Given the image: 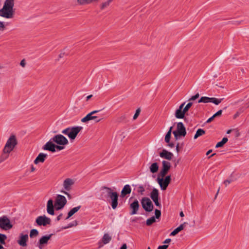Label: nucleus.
Wrapping results in <instances>:
<instances>
[{
	"mask_svg": "<svg viewBox=\"0 0 249 249\" xmlns=\"http://www.w3.org/2000/svg\"><path fill=\"white\" fill-rule=\"evenodd\" d=\"M14 0H6L4 5L0 10V16L6 18H11L13 17Z\"/></svg>",
	"mask_w": 249,
	"mask_h": 249,
	"instance_id": "f257e3e1",
	"label": "nucleus"
},
{
	"mask_svg": "<svg viewBox=\"0 0 249 249\" xmlns=\"http://www.w3.org/2000/svg\"><path fill=\"white\" fill-rule=\"evenodd\" d=\"M82 129L83 127L80 126L69 127L63 130L62 133L67 135L71 140H74Z\"/></svg>",
	"mask_w": 249,
	"mask_h": 249,
	"instance_id": "f03ea898",
	"label": "nucleus"
},
{
	"mask_svg": "<svg viewBox=\"0 0 249 249\" xmlns=\"http://www.w3.org/2000/svg\"><path fill=\"white\" fill-rule=\"evenodd\" d=\"M17 143L16 136L14 135L10 136L6 142L3 151L5 153H10L13 150Z\"/></svg>",
	"mask_w": 249,
	"mask_h": 249,
	"instance_id": "7ed1b4c3",
	"label": "nucleus"
},
{
	"mask_svg": "<svg viewBox=\"0 0 249 249\" xmlns=\"http://www.w3.org/2000/svg\"><path fill=\"white\" fill-rule=\"evenodd\" d=\"M75 180L71 178H67L63 182V187L64 190H61V192L67 195L68 197L71 198V196L68 192L70 191L73 185H74Z\"/></svg>",
	"mask_w": 249,
	"mask_h": 249,
	"instance_id": "20e7f679",
	"label": "nucleus"
},
{
	"mask_svg": "<svg viewBox=\"0 0 249 249\" xmlns=\"http://www.w3.org/2000/svg\"><path fill=\"white\" fill-rule=\"evenodd\" d=\"M173 133L176 139L179 136L184 137L186 134V128L182 122H179L177 125V130L174 131Z\"/></svg>",
	"mask_w": 249,
	"mask_h": 249,
	"instance_id": "39448f33",
	"label": "nucleus"
},
{
	"mask_svg": "<svg viewBox=\"0 0 249 249\" xmlns=\"http://www.w3.org/2000/svg\"><path fill=\"white\" fill-rule=\"evenodd\" d=\"M67 203L66 197L61 195H57L55 199L54 205L57 210L62 209Z\"/></svg>",
	"mask_w": 249,
	"mask_h": 249,
	"instance_id": "423d86ee",
	"label": "nucleus"
},
{
	"mask_svg": "<svg viewBox=\"0 0 249 249\" xmlns=\"http://www.w3.org/2000/svg\"><path fill=\"white\" fill-rule=\"evenodd\" d=\"M141 204L143 209L146 212H151L153 210V205L148 197H144L141 199Z\"/></svg>",
	"mask_w": 249,
	"mask_h": 249,
	"instance_id": "0eeeda50",
	"label": "nucleus"
},
{
	"mask_svg": "<svg viewBox=\"0 0 249 249\" xmlns=\"http://www.w3.org/2000/svg\"><path fill=\"white\" fill-rule=\"evenodd\" d=\"M13 225L10 222V219L6 216L0 217V228L4 230L11 229Z\"/></svg>",
	"mask_w": 249,
	"mask_h": 249,
	"instance_id": "6e6552de",
	"label": "nucleus"
},
{
	"mask_svg": "<svg viewBox=\"0 0 249 249\" xmlns=\"http://www.w3.org/2000/svg\"><path fill=\"white\" fill-rule=\"evenodd\" d=\"M114 192L111 188L107 187H102L101 188V198L103 200H107L109 201V198Z\"/></svg>",
	"mask_w": 249,
	"mask_h": 249,
	"instance_id": "1a4fd4ad",
	"label": "nucleus"
},
{
	"mask_svg": "<svg viewBox=\"0 0 249 249\" xmlns=\"http://www.w3.org/2000/svg\"><path fill=\"white\" fill-rule=\"evenodd\" d=\"M52 141L58 145H65L68 144L67 139L61 134H57L52 138Z\"/></svg>",
	"mask_w": 249,
	"mask_h": 249,
	"instance_id": "9d476101",
	"label": "nucleus"
},
{
	"mask_svg": "<svg viewBox=\"0 0 249 249\" xmlns=\"http://www.w3.org/2000/svg\"><path fill=\"white\" fill-rule=\"evenodd\" d=\"M36 222L38 226H46L51 224V220L50 218L43 215L38 216L36 220Z\"/></svg>",
	"mask_w": 249,
	"mask_h": 249,
	"instance_id": "9b49d317",
	"label": "nucleus"
},
{
	"mask_svg": "<svg viewBox=\"0 0 249 249\" xmlns=\"http://www.w3.org/2000/svg\"><path fill=\"white\" fill-rule=\"evenodd\" d=\"M171 178L170 176H166L164 179H163V178H157V181L160 185L161 189L162 190H165L166 189L171 181Z\"/></svg>",
	"mask_w": 249,
	"mask_h": 249,
	"instance_id": "f8f14e48",
	"label": "nucleus"
},
{
	"mask_svg": "<svg viewBox=\"0 0 249 249\" xmlns=\"http://www.w3.org/2000/svg\"><path fill=\"white\" fill-rule=\"evenodd\" d=\"M52 235L53 234H50L42 236L39 239L37 243V247L39 249H43L44 247L48 244L49 241L52 237Z\"/></svg>",
	"mask_w": 249,
	"mask_h": 249,
	"instance_id": "ddd939ff",
	"label": "nucleus"
},
{
	"mask_svg": "<svg viewBox=\"0 0 249 249\" xmlns=\"http://www.w3.org/2000/svg\"><path fill=\"white\" fill-rule=\"evenodd\" d=\"M29 236L27 233L24 234L22 232L19 234V238L17 240L18 244L23 247H26L27 246V242L28 241Z\"/></svg>",
	"mask_w": 249,
	"mask_h": 249,
	"instance_id": "4468645a",
	"label": "nucleus"
},
{
	"mask_svg": "<svg viewBox=\"0 0 249 249\" xmlns=\"http://www.w3.org/2000/svg\"><path fill=\"white\" fill-rule=\"evenodd\" d=\"M162 167L160 173V175L162 178H163L167 174L168 172L170 169L171 163L169 161L163 160L162 161Z\"/></svg>",
	"mask_w": 249,
	"mask_h": 249,
	"instance_id": "2eb2a0df",
	"label": "nucleus"
},
{
	"mask_svg": "<svg viewBox=\"0 0 249 249\" xmlns=\"http://www.w3.org/2000/svg\"><path fill=\"white\" fill-rule=\"evenodd\" d=\"M102 119L98 116L93 115L91 113H88L85 117L81 119L82 123H87L90 120H94L95 122L98 123L101 121Z\"/></svg>",
	"mask_w": 249,
	"mask_h": 249,
	"instance_id": "dca6fc26",
	"label": "nucleus"
},
{
	"mask_svg": "<svg viewBox=\"0 0 249 249\" xmlns=\"http://www.w3.org/2000/svg\"><path fill=\"white\" fill-rule=\"evenodd\" d=\"M56 145L54 142L52 141V138L46 143L43 146V149L44 150H48L52 152H55Z\"/></svg>",
	"mask_w": 249,
	"mask_h": 249,
	"instance_id": "f3484780",
	"label": "nucleus"
},
{
	"mask_svg": "<svg viewBox=\"0 0 249 249\" xmlns=\"http://www.w3.org/2000/svg\"><path fill=\"white\" fill-rule=\"evenodd\" d=\"M109 202H110V204L113 209H115L118 204V194L116 192H114L112 196L109 198Z\"/></svg>",
	"mask_w": 249,
	"mask_h": 249,
	"instance_id": "a211bd4d",
	"label": "nucleus"
},
{
	"mask_svg": "<svg viewBox=\"0 0 249 249\" xmlns=\"http://www.w3.org/2000/svg\"><path fill=\"white\" fill-rule=\"evenodd\" d=\"M185 104V102L181 104L178 108L175 113V117L178 119H183L185 117V115L186 113L183 110V108L184 107V105Z\"/></svg>",
	"mask_w": 249,
	"mask_h": 249,
	"instance_id": "6ab92c4d",
	"label": "nucleus"
},
{
	"mask_svg": "<svg viewBox=\"0 0 249 249\" xmlns=\"http://www.w3.org/2000/svg\"><path fill=\"white\" fill-rule=\"evenodd\" d=\"M140 205L138 200L135 199L132 203L130 205V208L131 210L130 214L131 215L136 214L139 210Z\"/></svg>",
	"mask_w": 249,
	"mask_h": 249,
	"instance_id": "aec40b11",
	"label": "nucleus"
},
{
	"mask_svg": "<svg viewBox=\"0 0 249 249\" xmlns=\"http://www.w3.org/2000/svg\"><path fill=\"white\" fill-rule=\"evenodd\" d=\"M160 156L162 158H164L168 160H171L173 157V154L172 153L163 149L160 152Z\"/></svg>",
	"mask_w": 249,
	"mask_h": 249,
	"instance_id": "412c9836",
	"label": "nucleus"
},
{
	"mask_svg": "<svg viewBox=\"0 0 249 249\" xmlns=\"http://www.w3.org/2000/svg\"><path fill=\"white\" fill-rule=\"evenodd\" d=\"M112 237L108 233H105L102 237V241L99 242V247H102L101 244L102 243L103 244H107L110 242Z\"/></svg>",
	"mask_w": 249,
	"mask_h": 249,
	"instance_id": "4be33fe9",
	"label": "nucleus"
},
{
	"mask_svg": "<svg viewBox=\"0 0 249 249\" xmlns=\"http://www.w3.org/2000/svg\"><path fill=\"white\" fill-rule=\"evenodd\" d=\"M47 213L51 214H54V208L53 205V201L52 199H49L47 204Z\"/></svg>",
	"mask_w": 249,
	"mask_h": 249,
	"instance_id": "5701e85b",
	"label": "nucleus"
},
{
	"mask_svg": "<svg viewBox=\"0 0 249 249\" xmlns=\"http://www.w3.org/2000/svg\"><path fill=\"white\" fill-rule=\"evenodd\" d=\"M47 155L43 153H40L38 154L37 157L36 158L35 160H34V163L36 164L38 163V162H43L45 160V158L47 157Z\"/></svg>",
	"mask_w": 249,
	"mask_h": 249,
	"instance_id": "b1692460",
	"label": "nucleus"
},
{
	"mask_svg": "<svg viewBox=\"0 0 249 249\" xmlns=\"http://www.w3.org/2000/svg\"><path fill=\"white\" fill-rule=\"evenodd\" d=\"M131 189L129 185L126 184L124 186L121 191V196L122 197H124L128 194L131 193Z\"/></svg>",
	"mask_w": 249,
	"mask_h": 249,
	"instance_id": "393cba45",
	"label": "nucleus"
},
{
	"mask_svg": "<svg viewBox=\"0 0 249 249\" xmlns=\"http://www.w3.org/2000/svg\"><path fill=\"white\" fill-rule=\"evenodd\" d=\"M186 224V223L184 222V223L180 225L179 226L175 229L172 232L170 233V236H174L177 235L179 232H180V231L184 229L185 225Z\"/></svg>",
	"mask_w": 249,
	"mask_h": 249,
	"instance_id": "a878e982",
	"label": "nucleus"
},
{
	"mask_svg": "<svg viewBox=\"0 0 249 249\" xmlns=\"http://www.w3.org/2000/svg\"><path fill=\"white\" fill-rule=\"evenodd\" d=\"M81 207V206H78L77 207L73 208L72 209H71L68 213V216L67 217L66 219H68L70 217L72 216L75 213H76L80 210Z\"/></svg>",
	"mask_w": 249,
	"mask_h": 249,
	"instance_id": "bb28decb",
	"label": "nucleus"
},
{
	"mask_svg": "<svg viewBox=\"0 0 249 249\" xmlns=\"http://www.w3.org/2000/svg\"><path fill=\"white\" fill-rule=\"evenodd\" d=\"M150 197L153 200L159 198V191L156 188H153L150 193Z\"/></svg>",
	"mask_w": 249,
	"mask_h": 249,
	"instance_id": "cd10ccee",
	"label": "nucleus"
},
{
	"mask_svg": "<svg viewBox=\"0 0 249 249\" xmlns=\"http://www.w3.org/2000/svg\"><path fill=\"white\" fill-rule=\"evenodd\" d=\"M150 171L152 173H156L159 169V166L157 162L152 163L149 167Z\"/></svg>",
	"mask_w": 249,
	"mask_h": 249,
	"instance_id": "c85d7f7f",
	"label": "nucleus"
},
{
	"mask_svg": "<svg viewBox=\"0 0 249 249\" xmlns=\"http://www.w3.org/2000/svg\"><path fill=\"white\" fill-rule=\"evenodd\" d=\"M112 1H113V0H107L106 1L103 2L100 4V9L101 10L105 9V8H106L108 6H109V5L110 4V3L112 2Z\"/></svg>",
	"mask_w": 249,
	"mask_h": 249,
	"instance_id": "c756f323",
	"label": "nucleus"
},
{
	"mask_svg": "<svg viewBox=\"0 0 249 249\" xmlns=\"http://www.w3.org/2000/svg\"><path fill=\"white\" fill-rule=\"evenodd\" d=\"M205 134V131L201 128L197 129L196 133L194 136V139H197L198 137L201 136Z\"/></svg>",
	"mask_w": 249,
	"mask_h": 249,
	"instance_id": "7c9ffc66",
	"label": "nucleus"
},
{
	"mask_svg": "<svg viewBox=\"0 0 249 249\" xmlns=\"http://www.w3.org/2000/svg\"><path fill=\"white\" fill-rule=\"evenodd\" d=\"M228 141V139L226 137H224L222 139L221 141L218 142L215 146L216 148L221 147L224 145Z\"/></svg>",
	"mask_w": 249,
	"mask_h": 249,
	"instance_id": "2f4dec72",
	"label": "nucleus"
},
{
	"mask_svg": "<svg viewBox=\"0 0 249 249\" xmlns=\"http://www.w3.org/2000/svg\"><path fill=\"white\" fill-rule=\"evenodd\" d=\"M210 97L203 96L200 98V99L198 101V102L204 103H210Z\"/></svg>",
	"mask_w": 249,
	"mask_h": 249,
	"instance_id": "473e14b6",
	"label": "nucleus"
},
{
	"mask_svg": "<svg viewBox=\"0 0 249 249\" xmlns=\"http://www.w3.org/2000/svg\"><path fill=\"white\" fill-rule=\"evenodd\" d=\"M222 100V99H217L214 97H211L210 98V103H213L216 105L219 104Z\"/></svg>",
	"mask_w": 249,
	"mask_h": 249,
	"instance_id": "72a5a7b5",
	"label": "nucleus"
},
{
	"mask_svg": "<svg viewBox=\"0 0 249 249\" xmlns=\"http://www.w3.org/2000/svg\"><path fill=\"white\" fill-rule=\"evenodd\" d=\"M38 235V231L36 229H32L30 231V238H33L34 237H36Z\"/></svg>",
	"mask_w": 249,
	"mask_h": 249,
	"instance_id": "f704fd0d",
	"label": "nucleus"
},
{
	"mask_svg": "<svg viewBox=\"0 0 249 249\" xmlns=\"http://www.w3.org/2000/svg\"><path fill=\"white\" fill-rule=\"evenodd\" d=\"M137 192L138 193L140 194L141 195H143L144 194V192H145V189L142 185H139L137 187Z\"/></svg>",
	"mask_w": 249,
	"mask_h": 249,
	"instance_id": "c9c22d12",
	"label": "nucleus"
},
{
	"mask_svg": "<svg viewBox=\"0 0 249 249\" xmlns=\"http://www.w3.org/2000/svg\"><path fill=\"white\" fill-rule=\"evenodd\" d=\"M9 154V153H5L3 151V154L0 157V163L8 158Z\"/></svg>",
	"mask_w": 249,
	"mask_h": 249,
	"instance_id": "e433bc0d",
	"label": "nucleus"
},
{
	"mask_svg": "<svg viewBox=\"0 0 249 249\" xmlns=\"http://www.w3.org/2000/svg\"><path fill=\"white\" fill-rule=\"evenodd\" d=\"M192 105L193 103L189 101V102L184 107H183V110L186 114L187 113L189 109L190 108V107L192 106Z\"/></svg>",
	"mask_w": 249,
	"mask_h": 249,
	"instance_id": "4c0bfd02",
	"label": "nucleus"
},
{
	"mask_svg": "<svg viewBox=\"0 0 249 249\" xmlns=\"http://www.w3.org/2000/svg\"><path fill=\"white\" fill-rule=\"evenodd\" d=\"M7 239L6 235L2 233H0V243L1 244L4 245L5 244V240Z\"/></svg>",
	"mask_w": 249,
	"mask_h": 249,
	"instance_id": "58836bf2",
	"label": "nucleus"
},
{
	"mask_svg": "<svg viewBox=\"0 0 249 249\" xmlns=\"http://www.w3.org/2000/svg\"><path fill=\"white\" fill-rule=\"evenodd\" d=\"M155 217L154 216H152L146 220V225L148 226L151 225L152 224H153L154 222H155Z\"/></svg>",
	"mask_w": 249,
	"mask_h": 249,
	"instance_id": "ea45409f",
	"label": "nucleus"
},
{
	"mask_svg": "<svg viewBox=\"0 0 249 249\" xmlns=\"http://www.w3.org/2000/svg\"><path fill=\"white\" fill-rule=\"evenodd\" d=\"M171 133L167 132L165 137V142L167 143H169L170 139L171 138Z\"/></svg>",
	"mask_w": 249,
	"mask_h": 249,
	"instance_id": "a19ab883",
	"label": "nucleus"
},
{
	"mask_svg": "<svg viewBox=\"0 0 249 249\" xmlns=\"http://www.w3.org/2000/svg\"><path fill=\"white\" fill-rule=\"evenodd\" d=\"M199 97V93H197L196 95L192 96L188 100L189 101H194L197 99Z\"/></svg>",
	"mask_w": 249,
	"mask_h": 249,
	"instance_id": "79ce46f5",
	"label": "nucleus"
},
{
	"mask_svg": "<svg viewBox=\"0 0 249 249\" xmlns=\"http://www.w3.org/2000/svg\"><path fill=\"white\" fill-rule=\"evenodd\" d=\"M140 112H141V109L140 108H138L136 111V112L134 114V115L133 116V119L134 120H136L138 116L139 115L140 113Z\"/></svg>",
	"mask_w": 249,
	"mask_h": 249,
	"instance_id": "37998d69",
	"label": "nucleus"
},
{
	"mask_svg": "<svg viewBox=\"0 0 249 249\" xmlns=\"http://www.w3.org/2000/svg\"><path fill=\"white\" fill-rule=\"evenodd\" d=\"M155 217L158 219L161 215V212L160 210L156 209L155 211Z\"/></svg>",
	"mask_w": 249,
	"mask_h": 249,
	"instance_id": "c03bdc74",
	"label": "nucleus"
},
{
	"mask_svg": "<svg viewBox=\"0 0 249 249\" xmlns=\"http://www.w3.org/2000/svg\"><path fill=\"white\" fill-rule=\"evenodd\" d=\"M153 201L157 206L159 207V208L161 207V205L159 202V198L153 200Z\"/></svg>",
	"mask_w": 249,
	"mask_h": 249,
	"instance_id": "a18cd8bd",
	"label": "nucleus"
},
{
	"mask_svg": "<svg viewBox=\"0 0 249 249\" xmlns=\"http://www.w3.org/2000/svg\"><path fill=\"white\" fill-rule=\"evenodd\" d=\"M126 117L125 115H123L119 117L118 119V121L121 122L124 121L126 119Z\"/></svg>",
	"mask_w": 249,
	"mask_h": 249,
	"instance_id": "49530a36",
	"label": "nucleus"
},
{
	"mask_svg": "<svg viewBox=\"0 0 249 249\" xmlns=\"http://www.w3.org/2000/svg\"><path fill=\"white\" fill-rule=\"evenodd\" d=\"M63 145H56L55 149H56L57 150H63L64 148V147Z\"/></svg>",
	"mask_w": 249,
	"mask_h": 249,
	"instance_id": "de8ad7c7",
	"label": "nucleus"
},
{
	"mask_svg": "<svg viewBox=\"0 0 249 249\" xmlns=\"http://www.w3.org/2000/svg\"><path fill=\"white\" fill-rule=\"evenodd\" d=\"M168 247V245H164L162 246H160L158 247L157 249H167Z\"/></svg>",
	"mask_w": 249,
	"mask_h": 249,
	"instance_id": "09e8293b",
	"label": "nucleus"
},
{
	"mask_svg": "<svg viewBox=\"0 0 249 249\" xmlns=\"http://www.w3.org/2000/svg\"><path fill=\"white\" fill-rule=\"evenodd\" d=\"M222 110H218L216 113H215L213 115L214 117L215 118L216 116H220L222 114Z\"/></svg>",
	"mask_w": 249,
	"mask_h": 249,
	"instance_id": "8fccbe9b",
	"label": "nucleus"
},
{
	"mask_svg": "<svg viewBox=\"0 0 249 249\" xmlns=\"http://www.w3.org/2000/svg\"><path fill=\"white\" fill-rule=\"evenodd\" d=\"M231 182V180H229V179H227V180H226L224 181V184H225V185L226 186H228Z\"/></svg>",
	"mask_w": 249,
	"mask_h": 249,
	"instance_id": "3c124183",
	"label": "nucleus"
},
{
	"mask_svg": "<svg viewBox=\"0 0 249 249\" xmlns=\"http://www.w3.org/2000/svg\"><path fill=\"white\" fill-rule=\"evenodd\" d=\"M20 65L21 66H22V67H25V65H26V63H25V61L24 59H23L21 61L20 63Z\"/></svg>",
	"mask_w": 249,
	"mask_h": 249,
	"instance_id": "603ef678",
	"label": "nucleus"
},
{
	"mask_svg": "<svg viewBox=\"0 0 249 249\" xmlns=\"http://www.w3.org/2000/svg\"><path fill=\"white\" fill-rule=\"evenodd\" d=\"M4 27H5L3 22L0 21V30H3Z\"/></svg>",
	"mask_w": 249,
	"mask_h": 249,
	"instance_id": "864d4df0",
	"label": "nucleus"
},
{
	"mask_svg": "<svg viewBox=\"0 0 249 249\" xmlns=\"http://www.w3.org/2000/svg\"><path fill=\"white\" fill-rule=\"evenodd\" d=\"M214 118V116L213 115L211 117H210V118H209L207 121H206V123H210L211 121H212L213 120V119Z\"/></svg>",
	"mask_w": 249,
	"mask_h": 249,
	"instance_id": "5fc2aeb1",
	"label": "nucleus"
},
{
	"mask_svg": "<svg viewBox=\"0 0 249 249\" xmlns=\"http://www.w3.org/2000/svg\"><path fill=\"white\" fill-rule=\"evenodd\" d=\"M171 241V239H170V238H167L166 239H165L164 242H163V243L164 244H168Z\"/></svg>",
	"mask_w": 249,
	"mask_h": 249,
	"instance_id": "6e6d98bb",
	"label": "nucleus"
},
{
	"mask_svg": "<svg viewBox=\"0 0 249 249\" xmlns=\"http://www.w3.org/2000/svg\"><path fill=\"white\" fill-rule=\"evenodd\" d=\"M120 249H127V246L126 244H124L121 247Z\"/></svg>",
	"mask_w": 249,
	"mask_h": 249,
	"instance_id": "4d7b16f0",
	"label": "nucleus"
},
{
	"mask_svg": "<svg viewBox=\"0 0 249 249\" xmlns=\"http://www.w3.org/2000/svg\"><path fill=\"white\" fill-rule=\"evenodd\" d=\"M100 110H93L91 112H90V113H91V114H92L93 115H95V114H96L97 113L99 112Z\"/></svg>",
	"mask_w": 249,
	"mask_h": 249,
	"instance_id": "13d9d810",
	"label": "nucleus"
},
{
	"mask_svg": "<svg viewBox=\"0 0 249 249\" xmlns=\"http://www.w3.org/2000/svg\"><path fill=\"white\" fill-rule=\"evenodd\" d=\"M176 149L177 152L178 153L179 151V149H180L179 146V143H178L177 144Z\"/></svg>",
	"mask_w": 249,
	"mask_h": 249,
	"instance_id": "bf43d9fd",
	"label": "nucleus"
},
{
	"mask_svg": "<svg viewBox=\"0 0 249 249\" xmlns=\"http://www.w3.org/2000/svg\"><path fill=\"white\" fill-rule=\"evenodd\" d=\"M62 215L63 214L62 213L60 214L57 217V220H60L61 219V218H62Z\"/></svg>",
	"mask_w": 249,
	"mask_h": 249,
	"instance_id": "052dcab7",
	"label": "nucleus"
},
{
	"mask_svg": "<svg viewBox=\"0 0 249 249\" xmlns=\"http://www.w3.org/2000/svg\"><path fill=\"white\" fill-rule=\"evenodd\" d=\"M92 97V95H88L87 97V99H86V100L87 101H88L89 99H90L91 97Z\"/></svg>",
	"mask_w": 249,
	"mask_h": 249,
	"instance_id": "680f3d73",
	"label": "nucleus"
},
{
	"mask_svg": "<svg viewBox=\"0 0 249 249\" xmlns=\"http://www.w3.org/2000/svg\"><path fill=\"white\" fill-rule=\"evenodd\" d=\"M168 145H169V146H170V147H172H172H174V143H169Z\"/></svg>",
	"mask_w": 249,
	"mask_h": 249,
	"instance_id": "e2e57ef3",
	"label": "nucleus"
},
{
	"mask_svg": "<svg viewBox=\"0 0 249 249\" xmlns=\"http://www.w3.org/2000/svg\"><path fill=\"white\" fill-rule=\"evenodd\" d=\"M179 215L181 217H183L184 216V213H183V212H181L180 213H179Z\"/></svg>",
	"mask_w": 249,
	"mask_h": 249,
	"instance_id": "0e129e2a",
	"label": "nucleus"
},
{
	"mask_svg": "<svg viewBox=\"0 0 249 249\" xmlns=\"http://www.w3.org/2000/svg\"><path fill=\"white\" fill-rule=\"evenodd\" d=\"M212 152V150H209V151H207L206 155H209Z\"/></svg>",
	"mask_w": 249,
	"mask_h": 249,
	"instance_id": "69168bd1",
	"label": "nucleus"
},
{
	"mask_svg": "<svg viewBox=\"0 0 249 249\" xmlns=\"http://www.w3.org/2000/svg\"><path fill=\"white\" fill-rule=\"evenodd\" d=\"M35 170V168L34 167L33 165L31 167V171L34 172Z\"/></svg>",
	"mask_w": 249,
	"mask_h": 249,
	"instance_id": "338daca9",
	"label": "nucleus"
},
{
	"mask_svg": "<svg viewBox=\"0 0 249 249\" xmlns=\"http://www.w3.org/2000/svg\"><path fill=\"white\" fill-rule=\"evenodd\" d=\"M246 105L247 106V107H249V99L248 100V102L247 103Z\"/></svg>",
	"mask_w": 249,
	"mask_h": 249,
	"instance_id": "774afa93",
	"label": "nucleus"
}]
</instances>
